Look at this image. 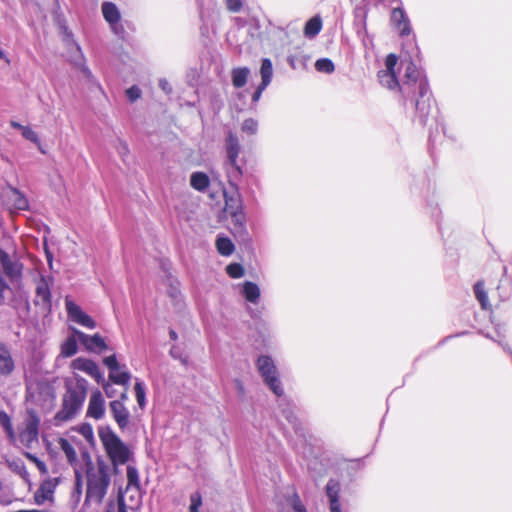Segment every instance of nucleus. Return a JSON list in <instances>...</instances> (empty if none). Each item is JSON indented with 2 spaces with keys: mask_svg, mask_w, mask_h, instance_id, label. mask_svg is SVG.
<instances>
[{
  "mask_svg": "<svg viewBox=\"0 0 512 512\" xmlns=\"http://www.w3.org/2000/svg\"><path fill=\"white\" fill-rule=\"evenodd\" d=\"M190 507L189 512H199V508L202 505V497L199 492H194L190 496Z\"/></svg>",
  "mask_w": 512,
  "mask_h": 512,
  "instance_id": "41",
  "label": "nucleus"
},
{
  "mask_svg": "<svg viewBox=\"0 0 512 512\" xmlns=\"http://www.w3.org/2000/svg\"><path fill=\"white\" fill-rule=\"evenodd\" d=\"M71 367L74 370L82 371V372L86 373L87 375L93 377L98 383L104 382L103 375L100 372L97 364L90 359L81 358V357L76 358L72 361Z\"/></svg>",
  "mask_w": 512,
  "mask_h": 512,
  "instance_id": "12",
  "label": "nucleus"
},
{
  "mask_svg": "<svg viewBox=\"0 0 512 512\" xmlns=\"http://www.w3.org/2000/svg\"><path fill=\"white\" fill-rule=\"evenodd\" d=\"M7 198L14 209L25 210L28 208L27 199L17 189L11 188L7 193Z\"/></svg>",
  "mask_w": 512,
  "mask_h": 512,
  "instance_id": "22",
  "label": "nucleus"
},
{
  "mask_svg": "<svg viewBox=\"0 0 512 512\" xmlns=\"http://www.w3.org/2000/svg\"><path fill=\"white\" fill-rule=\"evenodd\" d=\"M474 292L482 308L487 309L489 307V301L483 283L477 282L474 286Z\"/></svg>",
  "mask_w": 512,
  "mask_h": 512,
  "instance_id": "31",
  "label": "nucleus"
},
{
  "mask_svg": "<svg viewBox=\"0 0 512 512\" xmlns=\"http://www.w3.org/2000/svg\"><path fill=\"white\" fill-rule=\"evenodd\" d=\"M110 411L118 427L124 430L129 424L130 413L124 404L118 400L110 402Z\"/></svg>",
  "mask_w": 512,
  "mask_h": 512,
  "instance_id": "16",
  "label": "nucleus"
},
{
  "mask_svg": "<svg viewBox=\"0 0 512 512\" xmlns=\"http://www.w3.org/2000/svg\"><path fill=\"white\" fill-rule=\"evenodd\" d=\"M40 419L34 413H30L19 428L18 440L26 448H33L38 443Z\"/></svg>",
  "mask_w": 512,
  "mask_h": 512,
  "instance_id": "8",
  "label": "nucleus"
},
{
  "mask_svg": "<svg viewBox=\"0 0 512 512\" xmlns=\"http://www.w3.org/2000/svg\"><path fill=\"white\" fill-rule=\"evenodd\" d=\"M99 438L115 470L131 460L132 450L109 427L99 429Z\"/></svg>",
  "mask_w": 512,
  "mask_h": 512,
  "instance_id": "2",
  "label": "nucleus"
},
{
  "mask_svg": "<svg viewBox=\"0 0 512 512\" xmlns=\"http://www.w3.org/2000/svg\"><path fill=\"white\" fill-rule=\"evenodd\" d=\"M86 475V502L100 504L110 485V466L99 458L96 465L93 462L86 466L81 474Z\"/></svg>",
  "mask_w": 512,
  "mask_h": 512,
  "instance_id": "1",
  "label": "nucleus"
},
{
  "mask_svg": "<svg viewBox=\"0 0 512 512\" xmlns=\"http://www.w3.org/2000/svg\"><path fill=\"white\" fill-rule=\"evenodd\" d=\"M419 75V71L417 70L415 64L409 62L405 68V80L401 86L403 87L404 95L410 94V91H408L406 87H410L411 85L418 86L420 98L416 100V110L425 116L429 114L430 109L429 88L426 80L419 79Z\"/></svg>",
  "mask_w": 512,
  "mask_h": 512,
  "instance_id": "3",
  "label": "nucleus"
},
{
  "mask_svg": "<svg viewBox=\"0 0 512 512\" xmlns=\"http://www.w3.org/2000/svg\"><path fill=\"white\" fill-rule=\"evenodd\" d=\"M321 27V19L319 17H313L306 23L304 28V34L307 37H314L320 32Z\"/></svg>",
  "mask_w": 512,
  "mask_h": 512,
  "instance_id": "30",
  "label": "nucleus"
},
{
  "mask_svg": "<svg viewBox=\"0 0 512 512\" xmlns=\"http://www.w3.org/2000/svg\"><path fill=\"white\" fill-rule=\"evenodd\" d=\"M315 68L319 72L332 73L334 71V64L330 59L322 58L316 61Z\"/></svg>",
  "mask_w": 512,
  "mask_h": 512,
  "instance_id": "34",
  "label": "nucleus"
},
{
  "mask_svg": "<svg viewBox=\"0 0 512 512\" xmlns=\"http://www.w3.org/2000/svg\"><path fill=\"white\" fill-rule=\"evenodd\" d=\"M65 306H66V310H67L69 317L73 321L77 322L78 324H80L84 327L90 328V329H93L96 327L95 321L89 315L84 313L82 311V309L77 304H75L73 301L66 299Z\"/></svg>",
  "mask_w": 512,
  "mask_h": 512,
  "instance_id": "11",
  "label": "nucleus"
},
{
  "mask_svg": "<svg viewBox=\"0 0 512 512\" xmlns=\"http://www.w3.org/2000/svg\"><path fill=\"white\" fill-rule=\"evenodd\" d=\"M0 272L5 274L14 283L22 278L23 264L16 257H11L0 248Z\"/></svg>",
  "mask_w": 512,
  "mask_h": 512,
  "instance_id": "10",
  "label": "nucleus"
},
{
  "mask_svg": "<svg viewBox=\"0 0 512 512\" xmlns=\"http://www.w3.org/2000/svg\"><path fill=\"white\" fill-rule=\"evenodd\" d=\"M398 58L395 54H389L385 61V70H381L378 73V78L382 86L395 90L399 89L404 94L403 87L400 85L396 77L395 67L397 65Z\"/></svg>",
  "mask_w": 512,
  "mask_h": 512,
  "instance_id": "9",
  "label": "nucleus"
},
{
  "mask_svg": "<svg viewBox=\"0 0 512 512\" xmlns=\"http://www.w3.org/2000/svg\"><path fill=\"white\" fill-rule=\"evenodd\" d=\"M103 388H104V391H105L107 397L111 398V397L114 396V391H113V388H112L111 384L103 383Z\"/></svg>",
  "mask_w": 512,
  "mask_h": 512,
  "instance_id": "51",
  "label": "nucleus"
},
{
  "mask_svg": "<svg viewBox=\"0 0 512 512\" xmlns=\"http://www.w3.org/2000/svg\"><path fill=\"white\" fill-rule=\"evenodd\" d=\"M225 197V211L232 217L235 224L242 225L244 221V215L242 213V204L238 196H229L224 193Z\"/></svg>",
  "mask_w": 512,
  "mask_h": 512,
  "instance_id": "14",
  "label": "nucleus"
},
{
  "mask_svg": "<svg viewBox=\"0 0 512 512\" xmlns=\"http://www.w3.org/2000/svg\"><path fill=\"white\" fill-rule=\"evenodd\" d=\"M266 87L267 86H263V84H260L258 86V88L256 89V91L253 93V96H252V100L254 102H257L260 99L262 92L266 89Z\"/></svg>",
  "mask_w": 512,
  "mask_h": 512,
  "instance_id": "50",
  "label": "nucleus"
},
{
  "mask_svg": "<svg viewBox=\"0 0 512 512\" xmlns=\"http://www.w3.org/2000/svg\"><path fill=\"white\" fill-rule=\"evenodd\" d=\"M135 394H136V400L140 408H144L145 406V389L142 382L137 381L135 383Z\"/></svg>",
  "mask_w": 512,
  "mask_h": 512,
  "instance_id": "38",
  "label": "nucleus"
},
{
  "mask_svg": "<svg viewBox=\"0 0 512 512\" xmlns=\"http://www.w3.org/2000/svg\"><path fill=\"white\" fill-rule=\"evenodd\" d=\"M250 75V69L247 67H237L231 71L232 84L235 88H241L247 83Z\"/></svg>",
  "mask_w": 512,
  "mask_h": 512,
  "instance_id": "23",
  "label": "nucleus"
},
{
  "mask_svg": "<svg viewBox=\"0 0 512 512\" xmlns=\"http://www.w3.org/2000/svg\"><path fill=\"white\" fill-rule=\"evenodd\" d=\"M289 503L294 512H307L297 493L293 492L289 498Z\"/></svg>",
  "mask_w": 512,
  "mask_h": 512,
  "instance_id": "40",
  "label": "nucleus"
},
{
  "mask_svg": "<svg viewBox=\"0 0 512 512\" xmlns=\"http://www.w3.org/2000/svg\"><path fill=\"white\" fill-rule=\"evenodd\" d=\"M86 398V389L83 386L68 388L64 397L62 409L55 415L56 424L72 419L80 410Z\"/></svg>",
  "mask_w": 512,
  "mask_h": 512,
  "instance_id": "6",
  "label": "nucleus"
},
{
  "mask_svg": "<svg viewBox=\"0 0 512 512\" xmlns=\"http://www.w3.org/2000/svg\"><path fill=\"white\" fill-rule=\"evenodd\" d=\"M118 153L120 154L121 157H125L128 155L129 149L125 142H123V141L119 142Z\"/></svg>",
  "mask_w": 512,
  "mask_h": 512,
  "instance_id": "49",
  "label": "nucleus"
},
{
  "mask_svg": "<svg viewBox=\"0 0 512 512\" xmlns=\"http://www.w3.org/2000/svg\"><path fill=\"white\" fill-rule=\"evenodd\" d=\"M225 162L224 169L230 186L236 188V181L239 180L243 174V170L238 163V156L241 151V145L238 137L229 132L225 139Z\"/></svg>",
  "mask_w": 512,
  "mask_h": 512,
  "instance_id": "5",
  "label": "nucleus"
},
{
  "mask_svg": "<svg viewBox=\"0 0 512 512\" xmlns=\"http://www.w3.org/2000/svg\"><path fill=\"white\" fill-rule=\"evenodd\" d=\"M169 335L172 340L177 339V333L174 330H170Z\"/></svg>",
  "mask_w": 512,
  "mask_h": 512,
  "instance_id": "55",
  "label": "nucleus"
},
{
  "mask_svg": "<svg viewBox=\"0 0 512 512\" xmlns=\"http://www.w3.org/2000/svg\"><path fill=\"white\" fill-rule=\"evenodd\" d=\"M60 449L63 451L67 461L73 467L76 476V486H81V471L92 462L91 455L79 443H72L67 439L59 440Z\"/></svg>",
  "mask_w": 512,
  "mask_h": 512,
  "instance_id": "4",
  "label": "nucleus"
},
{
  "mask_svg": "<svg viewBox=\"0 0 512 512\" xmlns=\"http://www.w3.org/2000/svg\"><path fill=\"white\" fill-rule=\"evenodd\" d=\"M57 485V478H50L45 480L35 493V502L41 505L44 504L46 501H51Z\"/></svg>",
  "mask_w": 512,
  "mask_h": 512,
  "instance_id": "17",
  "label": "nucleus"
},
{
  "mask_svg": "<svg viewBox=\"0 0 512 512\" xmlns=\"http://www.w3.org/2000/svg\"><path fill=\"white\" fill-rule=\"evenodd\" d=\"M127 480L130 485H138L139 476L138 471L133 466L127 467Z\"/></svg>",
  "mask_w": 512,
  "mask_h": 512,
  "instance_id": "43",
  "label": "nucleus"
},
{
  "mask_svg": "<svg viewBox=\"0 0 512 512\" xmlns=\"http://www.w3.org/2000/svg\"><path fill=\"white\" fill-rule=\"evenodd\" d=\"M77 352V340L69 337L61 346V354L65 357L73 356Z\"/></svg>",
  "mask_w": 512,
  "mask_h": 512,
  "instance_id": "32",
  "label": "nucleus"
},
{
  "mask_svg": "<svg viewBox=\"0 0 512 512\" xmlns=\"http://www.w3.org/2000/svg\"><path fill=\"white\" fill-rule=\"evenodd\" d=\"M105 400L99 390L94 391L89 399L87 416L99 420L105 414Z\"/></svg>",
  "mask_w": 512,
  "mask_h": 512,
  "instance_id": "13",
  "label": "nucleus"
},
{
  "mask_svg": "<svg viewBox=\"0 0 512 512\" xmlns=\"http://www.w3.org/2000/svg\"><path fill=\"white\" fill-rule=\"evenodd\" d=\"M241 130L244 133L254 135L257 133L258 130V123L253 118L245 119L242 123Z\"/></svg>",
  "mask_w": 512,
  "mask_h": 512,
  "instance_id": "35",
  "label": "nucleus"
},
{
  "mask_svg": "<svg viewBox=\"0 0 512 512\" xmlns=\"http://www.w3.org/2000/svg\"><path fill=\"white\" fill-rule=\"evenodd\" d=\"M9 290V286L5 279L0 275V304H3L6 298V292Z\"/></svg>",
  "mask_w": 512,
  "mask_h": 512,
  "instance_id": "46",
  "label": "nucleus"
},
{
  "mask_svg": "<svg viewBox=\"0 0 512 512\" xmlns=\"http://www.w3.org/2000/svg\"><path fill=\"white\" fill-rule=\"evenodd\" d=\"M216 248L223 256L231 255L235 249L234 244L227 237H218L216 240Z\"/></svg>",
  "mask_w": 512,
  "mask_h": 512,
  "instance_id": "27",
  "label": "nucleus"
},
{
  "mask_svg": "<svg viewBox=\"0 0 512 512\" xmlns=\"http://www.w3.org/2000/svg\"><path fill=\"white\" fill-rule=\"evenodd\" d=\"M4 57H5L4 52L0 49V59H2Z\"/></svg>",
  "mask_w": 512,
  "mask_h": 512,
  "instance_id": "56",
  "label": "nucleus"
},
{
  "mask_svg": "<svg viewBox=\"0 0 512 512\" xmlns=\"http://www.w3.org/2000/svg\"><path fill=\"white\" fill-rule=\"evenodd\" d=\"M227 7L232 12H237L242 7L241 0H226Z\"/></svg>",
  "mask_w": 512,
  "mask_h": 512,
  "instance_id": "47",
  "label": "nucleus"
},
{
  "mask_svg": "<svg viewBox=\"0 0 512 512\" xmlns=\"http://www.w3.org/2000/svg\"><path fill=\"white\" fill-rule=\"evenodd\" d=\"M82 434L86 437V438H92L93 437V432H92V429L90 427H86L83 429L82 431Z\"/></svg>",
  "mask_w": 512,
  "mask_h": 512,
  "instance_id": "52",
  "label": "nucleus"
},
{
  "mask_svg": "<svg viewBox=\"0 0 512 512\" xmlns=\"http://www.w3.org/2000/svg\"><path fill=\"white\" fill-rule=\"evenodd\" d=\"M256 365L265 384L275 395L281 396L284 390L274 361L269 356L262 355L258 357Z\"/></svg>",
  "mask_w": 512,
  "mask_h": 512,
  "instance_id": "7",
  "label": "nucleus"
},
{
  "mask_svg": "<svg viewBox=\"0 0 512 512\" xmlns=\"http://www.w3.org/2000/svg\"><path fill=\"white\" fill-rule=\"evenodd\" d=\"M0 425L4 428L10 441L12 443L16 444V435L13 430L10 417L4 411H0Z\"/></svg>",
  "mask_w": 512,
  "mask_h": 512,
  "instance_id": "29",
  "label": "nucleus"
},
{
  "mask_svg": "<svg viewBox=\"0 0 512 512\" xmlns=\"http://www.w3.org/2000/svg\"><path fill=\"white\" fill-rule=\"evenodd\" d=\"M236 386H237V389H238L239 393L243 394L244 393V386H243L242 382L237 380L236 381Z\"/></svg>",
  "mask_w": 512,
  "mask_h": 512,
  "instance_id": "54",
  "label": "nucleus"
},
{
  "mask_svg": "<svg viewBox=\"0 0 512 512\" xmlns=\"http://www.w3.org/2000/svg\"><path fill=\"white\" fill-rule=\"evenodd\" d=\"M10 125L13 127V128H16V129H19L22 131V128H24L25 126L21 125L20 123L18 122H15V121H11Z\"/></svg>",
  "mask_w": 512,
  "mask_h": 512,
  "instance_id": "53",
  "label": "nucleus"
},
{
  "mask_svg": "<svg viewBox=\"0 0 512 512\" xmlns=\"http://www.w3.org/2000/svg\"><path fill=\"white\" fill-rule=\"evenodd\" d=\"M326 491L330 501L331 512H341L338 500L339 484L335 481H329L326 486Z\"/></svg>",
  "mask_w": 512,
  "mask_h": 512,
  "instance_id": "21",
  "label": "nucleus"
},
{
  "mask_svg": "<svg viewBox=\"0 0 512 512\" xmlns=\"http://www.w3.org/2000/svg\"><path fill=\"white\" fill-rule=\"evenodd\" d=\"M210 184V179L204 172H194L190 176V185L197 191H205Z\"/></svg>",
  "mask_w": 512,
  "mask_h": 512,
  "instance_id": "25",
  "label": "nucleus"
},
{
  "mask_svg": "<svg viewBox=\"0 0 512 512\" xmlns=\"http://www.w3.org/2000/svg\"><path fill=\"white\" fill-rule=\"evenodd\" d=\"M14 370V361L7 346L0 342V375H9Z\"/></svg>",
  "mask_w": 512,
  "mask_h": 512,
  "instance_id": "20",
  "label": "nucleus"
},
{
  "mask_svg": "<svg viewBox=\"0 0 512 512\" xmlns=\"http://www.w3.org/2000/svg\"><path fill=\"white\" fill-rule=\"evenodd\" d=\"M77 51L79 52V56L77 59H75V64L78 66V68L81 70V72L84 74V76L88 79H93V75L89 68L85 65L84 57L81 53L80 47L77 46Z\"/></svg>",
  "mask_w": 512,
  "mask_h": 512,
  "instance_id": "36",
  "label": "nucleus"
},
{
  "mask_svg": "<svg viewBox=\"0 0 512 512\" xmlns=\"http://www.w3.org/2000/svg\"><path fill=\"white\" fill-rule=\"evenodd\" d=\"M242 294L251 303H256L260 297V289L257 284L246 281L242 286Z\"/></svg>",
  "mask_w": 512,
  "mask_h": 512,
  "instance_id": "26",
  "label": "nucleus"
},
{
  "mask_svg": "<svg viewBox=\"0 0 512 512\" xmlns=\"http://www.w3.org/2000/svg\"><path fill=\"white\" fill-rule=\"evenodd\" d=\"M104 364L110 369V372L116 371L119 368L115 355L108 356L104 359Z\"/></svg>",
  "mask_w": 512,
  "mask_h": 512,
  "instance_id": "44",
  "label": "nucleus"
},
{
  "mask_svg": "<svg viewBox=\"0 0 512 512\" xmlns=\"http://www.w3.org/2000/svg\"><path fill=\"white\" fill-rule=\"evenodd\" d=\"M391 21L396 25L401 35L410 34V24L405 12L400 8L392 11Z\"/></svg>",
  "mask_w": 512,
  "mask_h": 512,
  "instance_id": "19",
  "label": "nucleus"
},
{
  "mask_svg": "<svg viewBox=\"0 0 512 512\" xmlns=\"http://www.w3.org/2000/svg\"><path fill=\"white\" fill-rule=\"evenodd\" d=\"M126 94L129 98L130 101L134 102L136 101L138 98H140L141 96V90L137 87V86H132L130 87L127 91H126Z\"/></svg>",
  "mask_w": 512,
  "mask_h": 512,
  "instance_id": "45",
  "label": "nucleus"
},
{
  "mask_svg": "<svg viewBox=\"0 0 512 512\" xmlns=\"http://www.w3.org/2000/svg\"><path fill=\"white\" fill-rule=\"evenodd\" d=\"M109 379L119 385H125L130 380V374L126 371H112L109 374Z\"/></svg>",
  "mask_w": 512,
  "mask_h": 512,
  "instance_id": "33",
  "label": "nucleus"
},
{
  "mask_svg": "<svg viewBox=\"0 0 512 512\" xmlns=\"http://www.w3.org/2000/svg\"><path fill=\"white\" fill-rule=\"evenodd\" d=\"M159 87L167 94L172 92V87L166 79L159 80Z\"/></svg>",
  "mask_w": 512,
  "mask_h": 512,
  "instance_id": "48",
  "label": "nucleus"
},
{
  "mask_svg": "<svg viewBox=\"0 0 512 512\" xmlns=\"http://www.w3.org/2000/svg\"><path fill=\"white\" fill-rule=\"evenodd\" d=\"M75 335L78 337L79 341L85 346V348L89 351H103L107 349V345L104 339L99 335H87L80 330H74Z\"/></svg>",
  "mask_w": 512,
  "mask_h": 512,
  "instance_id": "15",
  "label": "nucleus"
},
{
  "mask_svg": "<svg viewBox=\"0 0 512 512\" xmlns=\"http://www.w3.org/2000/svg\"><path fill=\"white\" fill-rule=\"evenodd\" d=\"M25 457L31 461L32 463H34L36 465V467L38 468V470L42 473V474H46L47 473V467L45 465V463L43 461H41L40 459H38L34 454H31L29 452H25L24 453Z\"/></svg>",
  "mask_w": 512,
  "mask_h": 512,
  "instance_id": "42",
  "label": "nucleus"
},
{
  "mask_svg": "<svg viewBox=\"0 0 512 512\" xmlns=\"http://www.w3.org/2000/svg\"><path fill=\"white\" fill-rule=\"evenodd\" d=\"M227 274L232 278H240L244 275V269L240 264L232 263L226 267Z\"/></svg>",
  "mask_w": 512,
  "mask_h": 512,
  "instance_id": "39",
  "label": "nucleus"
},
{
  "mask_svg": "<svg viewBox=\"0 0 512 512\" xmlns=\"http://www.w3.org/2000/svg\"><path fill=\"white\" fill-rule=\"evenodd\" d=\"M102 13L105 20L110 24H117L120 20V12L115 4L111 2H104L102 4Z\"/></svg>",
  "mask_w": 512,
  "mask_h": 512,
  "instance_id": "24",
  "label": "nucleus"
},
{
  "mask_svg": "<svg viewBox=\"0 0 512 512\" xmlns=\"http://www.w3.org/2000/svg\"><path fill=\"white\" fill-rule=\"evenodd\" d=\"M21 133H22V136H23L25 139H27V140H29V141H31V142H33V143L37 144V145H38V147H39V149H40V151H41L42 153H45V152H44V150H42V149H41V145H40V142H39L38 135H37V133H36L34 130H32V129H31L30 127H28V126H25L24 128H22Z\"/></svg>",
  "mask_w": 512,
  "mask_h": 512,
  "instance_id": "37",
  "label": "nucleus"
},
{
  "mask_svg": "<svg viewBox=\"0 0 512 512\" xmlns=\"http://www.w3.org/2000/svg\"><path fill=\"white\" fill-rule=\"evenodd\" d=\"M260 74L262 77L261 84H263V86H268L271 82L273 75L272 63L269 59L265 58L262 60Z\"/></svg>",
  "mask_w": 512,
  "mask_h": 512,
  "instance_id": "28",
  "label": "nucleus"
},
{
  "mask_svg": "<svg viewBox=\"0 0 512 512\" xmlns=\"http://www.w3.org/2000/svg\"><path fill=\"white\" fill-rule=\"evenodd\" d=\"M35 305H42L44 308L50 307L51 293L47 280L41 277L36 285Z\"/></svg>",
  "mask_w": 512,
  "mask_h": 512,
  "instance_id": "18",
  "label": "nucleus"
}]
</instances>
